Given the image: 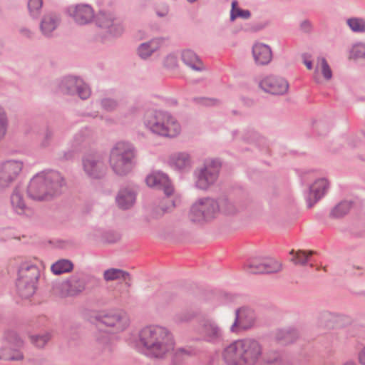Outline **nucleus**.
I'll list each match as a JSON object with an SVG mask.
<instances>
[{
	"mask_svg": "<svg viewBox=\"0 0 365 365\" xmlns=\"http://www.w3.org/2000/svg\"><path fill=\"white\" fill-rule=\"evenodd\" d=\"M196 314L191 311H185L175 315V320L178 323L187 322L192 320Z\"/></svg>",
	"mask_w": 365,
	"mask_h": 365,
	"instance_id": "46",
	"label": "nucleus"
},
{
	"mask_svg": "<svg viewBox=\"0 0 365 365\" xmlns=\"http://www.w3.org/2000/svg\"><path fill=\"white\" fill-rule=\"evenodd\" d=\"M268 25L267 22L264 23H254L252 24L249 28L246 29V31L251 32H257L264 29Z\"/></svg>",
	"mask_w": 365,
	"mask_h": 365,
	"instance_id": "53",
	"label": "nucleus"
},
{
	"mask_svg": "<svg viewBox=\"0 0 365 365\" xmlns=\"http://www.w3.org/2000/svg\"><path fill=\"white\" fill-rule=\"evenodd\" d=\"M178 350L179 353H180L183 356L185 355L187 356H192L196 354V351H195V349H193L191 346L187 347V348L180 347V348H178Z\"/></svg>",
	"mask_w": 365,
	"mask_h": 365,
	"instance_id": "56",
	"label": "nucleus"
},
{
	"mask_svg": "<svg viewBox=\"0 0 365 365\" xmlns=\"http://www.w3.org/2000/svg\"><path fill=\"white\" fill-rule=\"evenodd\" d=\"M238 2L236 0L232 2L230 11V21H234L237 18L247 19L251 16V12L247 9H242L237 6Z\"/></svg>",
	"mask_w": 365,
	"mask_h": 365,
	"instance_id": "37",
	"label": "nucleus"
},
{
	"mask_svg": "<svg viewBox=\"0 0 365 365\" xmlns=\"http://www.w3.org/2000/svg\"><path fill=\"white\" fill-rule=\"evenodd\" d=\"M16 284L18 294L21 297L25 299L32 297L37 288L36 284L19 279H17Z\"/></svg>",
	"mask_w": 365,
	"mask_h": 365,
	"instance_id": "30",
	"label": "nucleus"
},
{
	"mask_svg": "<svg viewBox=\"0 0 365 365\" xmlns=\"http://www.w3.org/2000/svg\"><path fill=\"white\" fill-rule=\"evenodd\" d=\"M8 120L3 108L0 106V140H2L7 130Z\"/></svg>",
	"mask_w": 365,
	"mask_h": 365,
	"instance_id": "43",
	"label": "nucleus"
},
{
	"mask_svg": "<svg viewBox=\"0 0 365 365\" xmlns=\"http://www.w3.org/2000/svg\"><path fill=\"white\" fill-rule=\"evenodd\" d=\"M192 101L197 104L212 106L220 104V101L217 98H205V97H196L192 98Z\"/></svg>",
	"mask_w": 365,
	"mask_h": 365,
	"instance_id": "44",
	"label": "nucleus"
},
{
	"mask_svg": "<svg viewBox=\"0 0 365 365\" xmlns=\"http://www.w3.org/2000/svg\"><path fill=\"white\" fill-rule=\"evenodd\" d=\"M263 354L262 344L253 339L235 341L222 351L227 365H257Z\"/></svg>",
	"mask_w": 365,
	"mask_h": 365,
	"instance_id": "2",
	"label": "nucleus"
},
{
	"mask_svg": "<svg viewBox=\"0 0 365 365\" xmlns=\"http://www.w3.org/2000/svg\"><path fill=\"white\" fill-rule=\"evenodd\" d=\"M58 91L63 94L78 96L83 99H88L91 96V91L82 78L78 76H67L63 77L58 83Z\"/></svg>",
	"mask_w": 365,
	"mask_h": 365,
	"instance_id": "11",
	"label": "nucleus"
},
{
	"mask_svg": "<svg viewBox=\"0 0 365 365\" xmlns=\"http://www.w3.org/2000/svg\"><path fill=\"white\" fill-rule=\"evenodd\" d=\"M322 317H325V318H327L330 316V313L329 312H324L322 314Z\"/></svg>",
	"mask_w": 365,
	"mask_h": 365,
	"instance_id": "63",
	"label": "nucleus"
},
{
	"mask_svg": "<svg viewBox=\"0 0 365 365\" xmlns=\"http://www.w3.org/2000/svg\"><path fill=\"white\" fill-rule=\"evenodd\" d=\"M183 355L179 353L177 349L172 356V365H180L183 362Z\"/></svg>",
	"mask_w": 365,
	"mask_h": 365,
	"instance_id": "55",
	"label": "nucleus"
},
{
	"mask_svg": "<svg viewBox=\"0 0 365 365\" xmlns=\"http://www.w3.org/2000/svg\"><path fill=\"white\" fill-rule=\"evenodd\" d=\"M177 58L174 55H168L164 61V66L167 68H174L177 66Z\"/></svg>",
	"mask_w": 365,
	"mask_h": 365,
	"instance_id": "52",
	"label": "nucleus"
},
{
	"mask_svg": "<svg viewBox=\"0 0 365 365\" xmlns=\"http://www.w3.org/2000/svg\"><path fill=\"white\" fill-rule=\"evenodd\" d=\"M266 93L272 95H284L289 88L288 82L283 78L276 76H269L263 78L259 84Z\"/></svg>",
	"mask_w": 365,
	"mask_h": 365,
	"instance_id": "18",
	"label": "nucleus"
},
{
	"mask_svg": "<svg viewBox=\"0 0 365 365\" xmlns=\"http://www.w3.org/2000/svg\"><path fill=\"white\" fill-rule=\"evenodd\" d=\"M136 198V193L135 191L128 187L120 189L115 197V201L119 207L122 210L130 209L135 203Z\"/></svg>",
	"mask_w": 365,
	"mask_h": 365,
	"instance_id": "24",
	"label": "nucleus"
},
{
	"mask_svg": "<svg viewBox=\"0 0 365 365\" xmlns=\"http://www.w3.org/2000/svg\"><path fill=\"white\" fill-rule=\"evenodd\" d=\"M86 282L83 274H75L58 284L61 297H73L79 294L86 289Z\"/></svg>",
	"mask_w": 365,
	"mask_h": 365,
	"instance_id": "14",
	"label": "nucleus"
},
{
	"mask_svg": "<svg viewBox=\"0 0 365 365\" xmlns=\"http://www.w3.org/2000/svg\"><path fill=\"white\" fill-rule=\"evenodd\" d=\"M43 6V0H29L28 2V9L30 14L36 18L39 16Z\"/></svg>",
	"mask_w": 365,
	"mask_h": 365,
	"instance_id": "42",
	"label": "nucleus"
},
{
	"mask_svg": "<svg viewBox=\"0 0 365 365\" xmlns=\"http://www.w3.org/2000/svg\"><path fill=\"white\" fill-rule=\"evenodd\" d=\"M23 346L24 341L15 331H6L4 333V346L0 349V360H23L24 354L21 352Z\"/></svg>",
	"mask_w": 365,
	"mask_h": 365,
	"instance_id": "7",
	"label": "nucleus"
},
{
	"mask_svg": "<svg viewBox=\"0 0 365 365\" xmlns=\"http://www.w3.org/2000/svg\"><path fill=\"white\" fill-rule=\"evenodd\" d=\"M60 18L55 14L45 15L40 24L41 30L43 35L49 36L58 26Z\"/></svg>",
	"mask_w": 365,
	"mask_h": 365,
	"instance_id": "27",
	"label": "nucleus"
},
{
	"mask_svg": "<svg viewBox=\"0 0 365 365\" xmlns=\"http://www.w3.org/2000/svg\"><path fill=\"white\" fill-rule=\"evenodd\" d=\"M73 264L69 259H59L51 265V269L54 274L59 275L73 270Z\"/></svg>",
	"mask_w": 365,
	"mask_h": 365,
	"instance_id": "32",
	"label": "nucleus"
},
{
	"mask_svg": "<svg viewBox=\"0 0 365 365\" xmlns=\"http://www.w3.org/2000/svg\"><path fill=\"white\" fill-rule=\"evenodd\" d=\"M23 163L17 160H8L0 165V189L8 187L21 172Z\"/></svg>",
	"mask_w": 365,
	"mask_h": 365,
	"instance_id": "16",
	"label": "nucleus"
},
{
	"mask_svg": "<svg viewBox=\"0 0 365 365\" xmlns=\"http://www.w3.org/2000/svg\"><path fill=\"white\" fill-rule=\"evenodd\" d=\"M329 187V183L325 178L318 179L309 186L306 197L308 208L312 207L326 194Z\"/></svg>",
	"mask_w": 365,
	"mask_h": 365,
	"instance_id": "20",
	"label": "nucleus"
},
{
	"mask_svg": "<svg viewBox=\"0 0 365 365\" xmlns=\"http://www.w3.org/2000/svg\"><path fill=\"white\" fill-rule=\"evenodd\" d=\"M101 104L102 108L108 112L114 110L118 107V102L112 98H103Z\"/></svg>",
	"mask_w": 365,
	"mask_h": 365,
	"instance_id": "47",
	"label": "nucleus"
},
{
	"mask_svg": "<svg viewBox=\"0 0 365 365\" xmlns=\"http://www.w3.org/2000/svg\"><path fill=\"white\" fill-rule=\"evenodd\" d=\"M137 150L129 142H118L110 150V165L115 174L128 175L136 164Z\"/></svg>",
	"mask_w": 365,
	"mask_h": 365,
	"instance_id": "3",
	"label": "nucleus"
},
{
	"mask_svg": "<svg viewBox=\"0 0 365 365\" xmlns=\"http://www.w3.org/2000/svg\"><path fill=\"white\" fill-rule=\"evenodd\" d=\"M83 168L88 177L92 179H101L107 172L106 159L98 153L85 155L82 158Z\"/></svg>",
	"mask_w": 365,
	"mask_h": 365,
	"instance_id": "10",
	"label": "nucleus"
},
{
	"mask_svg": "<svg viewBox=\"0 0 365 365\" xmlns=\"http://www.w3.org/2000/svg\"><path fill=\"white\" fill-rule=\"evenodd\" d=\"M356 290L354 291L353 293L356 295L365 296V273L363 274L356 284Z\"/></svg>",
	"mask_w": 365,
	"mask_h": 365,
	"instance_id": "48",
	"label": "nucleus"
},
{
	"mask_svg": "<svg viewBox=\"0 0 365 365\" xmlns=\"http://www.w3.org/2000/svg\"><path fill=\"white\" fill-rule=\"evenodd\" d=\"M31 341L38 348L43 347L49 340V336L48 334L44 335H33L30 337Z\"/></svg>",
	"mask_w": 365,
	"mask_h": 365,
	"instance_id": "45",
	"label": "nucleus"
},
{
	"mask_svg": "<svg viewBox=\"0 0 365 365\" xmlns=\"http://www.w3.org/2000/svg\"><path fill=\"white\" fill-rule=\"evenodd\" d=\"M28 196L37 201L50 200L48 187L45 183L43 173H38L32 178L27 187Z\"/></svg>",
	"mask_w": 365,
	"mask_h": 365,
	"instance_id": "17",
	"label": "nucleus"
},
{
	"mask_svg": "<svg viewBox=\"0 0 365 365\" xmlns=\"http://www.w3.org/2000/svg\"><path fill=\"white\" fill-rule=\"evenodd\" d=\"M197 332L200 334V338L193 339V341H204L211 344H220L224 340V334L222 329L212 319L205 318L200 320L199 328Z\"/></svg>",
	"mask_w": 365,
	"mask_h": 365,
	"instance_id": "9",
	"label": "nucleus"
},
{
	"mask_svg": "<svg viewBox=\"0 0 365 365\" xmlns=\"http://www.w3.org/2000/svg\"><path fill=\"white\" fill-rule=\"evenodd\" d=\"M11 203L14 210L19 215L24 214L27 208L18 186L14 188L11 195Z\"/></svg>",
	"mask_w": 365,
	"mask_h": 365,
	"instance_id": "31",
	"label": "nucleus"
},
{
	"mask_svg": "<svg viewBox=\"0 0 365 365\" xmlns=\"http://www.w3.org/2000/svg\"><path fill=\"white\" fill-rule=\"evenodd\" d=\"M67 14L79 25H86L93 19L94 11L88 4H77L67 8Z\"/></svg>",
	"mask_w": 365,
	"mask_h": 365,
	"instance_id": "19",
	"label": "nucleus"
},
{
	"mask_svg": "<svg viewBox=\"0 0 365 365\" xmlns=\"http://www.w3.org/2000/svg\"><path fill=\"white\" fill-rule=\"evenodd\" d=\"M138 337L139 349L150 359H163L175 348L172 333L163 327L147 326L139 331Z\"/></svg>",
	"mask_w": 365,
	"mask_h": 365,
	"instance_id": "1",
	"label": "nucleus"
},
{
	"mask_svg": "<svg viewBox=\"0 0 365 365\" xmlns=\"http://www.w3.org/2000/svg\"><path fill=\"white\" fill-rule=\"evenodd\" d=\"M107 30L108 33H109L110 34L114 36H117L123 33V27L122 25L116 24L114 21H113V25L110 26V28H108Z\"/></svg>",
	"mask_w": 365,
	"mask_h": 365,
	"instance_id": "50",
	"label": "nucleus"
},
{
	"mask_svg": "<svg viewBox=\"0 0 365 365\" xmlns=\"http://www.w3.org/2000/svg\"><path fill=\"white\" fill-rule=\"evenodd\" d=\"M322 72L324 78L327 80H329L332 77L331 70L324 58L322 60Z\"/></svg>",
	"mask_w": 365,
	"mask_h": 365,
	"instance_id": "49",
	"label": "nucleus"
},
{
	"mask_svg": "<svg viewBox=\"0 0 365 365\" xmlns=\"http://www.w3.org/2000/svg\"><path fill=\"white\" fill-rule=\"evenodd\" d=\"M103 277L106 281H113L115 279H122L123 280L130 281L131 277L128 272L120 269H108L103 273Z\"/></svg>",
	"mask_w": 365,
	"mask_h": 365,
	"instance_id": "34",
	"label": "nucleus"
},
{
	"mask_svg": "<svg viewBox=\"0 0 365 365\" xmlns=\"http://www.w3.org/2000/svg\"><path fill=\"white\" fill-rule=\"evenodd\" d=\"M299 336L296 329H280L276 334V339L282 345H287L294 342Z\"/></svg>",
	"mask_w": 365,
	"mask_h": 365,
	"instance_id": "29",
	"label": "nucleus"
},
{
	"mask_svg": "<svg viewBox=\"0 0 365 365\" xmlns=\"http://www.w3.org/2000/svg\"><path fill=\"white\" fill-rule=\"evenodd\" d=\"M346 24L354 33L365 32V19L359 17H351L346 20Z\"/></svg>",
	"mask_w": 365,
	"mask_h": 365,
	"instance_id": "40",
	"label": "nucleus"
},
{
	"mask_svg": "<svg viewBox=\"0 0 365 365\" xmlns=\"http://www.w3.org/2000/svg\"><path fill=\"white\" fill-rule=\"evenodd\" d=\"M20 33L22 35L26 36L27 38H31L32 37V32L29 29H28L26 28L21 29H20Z\"/></svg>",
	"mask_w": 365,
	"mask_h": 365,
	"instance_id": "59",
	"label": "nucleus"
},
{
	"mask_svg": "<svg viewBox=\"0 0 365 365\" xmlns=\"http://www.w3.org/2000/svg\"><path fill=\"white\" fill-rule=\"evenodd\" d=\"M218 200L211 198L200 199L194 203L189 212V218L193 222L202 223L216 217L220 212Z\"/></svg>",
	"mask_w": 365,
	"mask_h": 365,
	"instance_id": "6",
	"label": "nucleus"
},
{
	"mask_svg": "<svg viewBox=\"0 0 365 365\" xmlns=\"http://www.w3.org/2000/svg\"><path fill=\"white\" fill-rule=\"evenodd\" d=\"M165 40V38L160 37L153 38L148 42L142 43L137 49L138 56L142 59H147L160 48Z\"/></svg>",
	"mask_w": 365,
	"mask_h": 365,
	"instance_id": "25",
	"label": "nucleus"
},
{
	"mask_svg": "<svg viewBox=\"0 0 365 365\" xmlns=\"http://www.w3.org/2000/svg\"><path fill=\"white\" fill-rule=\"evenodd\" d=\"M350 58L354 60L365 59V43H358L354 45L350 51Z\"/></svg>",
	"mask_w": 365,
	"mask_h": 365,
	"instance_id": "41",
	"label": "nucleus"
},
{
	"mask_svg": "<svg viewBox=\"0 0 365 365\" xmlns=\"http://www.w3.org/2000/svg\"><path fill=\"white\" fill-rule=\"evenodd\" d=\"M252 53L257 66L268 65L272 60V51L269 46L257 42L253 44Z\"/></svg>",
	"mask_w": 365,
	"mask_h": 365,
	"instance_id": "22",
	"label": "nucleus"
},
{
	"mask_svg": "<svg viewBox=\"0 0 365 365\" xmlns=\"http://www.w3.org/2000/svg\"><path fill=\"white\" fill-rule=\"evenodd\" d=\"M300 29L302 32L309 34L312 32L313 26L311 21L308 19H305L300 23Z\"/></svg>",
	"mask_w": 365,
	"mask_h": 365,
	"instance_id": "54",
	"label": "nucleus"
},
{
	"mask_svg": "<svg viewBox=\"0 0 365 365\" xmlns=\"http://www.w3.org/2000/svg\"><path fill=\"white\" fill-rule=\"evenodd\" d=\"M220 212L225 215H235L240 209L237 208L232 202L227 197H221L218 200Z\"/></svg>",
	"mask_w": 365,
	"mask_h": 365,
	"instance_id": "38",
	"label": "nucleus"
},
{
	"mask_svg": "<svg viewBox=\"0 0 365 365\" xmlns=\"http://www.w3.org/2000/svg\"><path fill=\"white\" fill-rule=\"evenodd\" d=\"M172 165L178 170H184L190 166V158L186 153H180L170 159Z\"/></svg>",
	"mask_w": 365,
	"mask_h": 365,
	"instance_id": "33",
	"label": "nucleus"
},
{
	"mask_svg": "<svg viewBox=\"0 0 365 365\" xmlns=\"http://www.w3.org/2000/svg\"><path fill=\"white\" fill-rule=\"evenodd\" d=\"M323 126H324V125L322 124V123H316L315 125H314V128H315V129H317V128H319L323 127Z\"/></svg>",
	"mask_w": 365,
	"mask_h": 365,
	"instance_id": "62",
	"label": "nucleus"
},
{
	"mask_svg": "<svg viewBox=\"0 0 365 365\" xmlns=\"http://www.w3.org/2000/svg\"><path fill=\"white\" fill-rule=\"evenodd\" d=\"M352 202L346 200L341 201L334 206L330 212L332 218H340L346 215L350 210Z\"/></svg>",
	"mask_w": 365,
	"mask_h": 365,
	"instance_id": "35",
	"label": "nucleus"
},
{
	"mask_svg": "<svg viewBox=\"0 0 365 365\" xmlns=\"http://www.w3.org/2000/svg\"><path fill=\"white\" fill-rule=\"evenodd\" d=\"M43 178L46 187H48L50 199L61 193V189L66 185V182L59 172L51 171L43 174Z\"/></svg>",
	"mask_w": 365,
	"mask_h": 365,
	"instance_id": "21",
	"label": "nucleus"
},
{
	"mask_svg": "<svg viewBox=\"0 0 365 365\" xmlns=\"http://www.w3.org/2000/svg\"><path fill=\"white\" fill-rule=\"evenodd\" d=\"M261 359L258 365H285L282 354L278 351H268Z\"/></svg>",
	"mask_w": 365,
	"mask_h": 365,
	"instance_id": "28",
	"label": "nucleus"
},
{
	"mask_svg": "<svg viewBox=\"0 0 365 365\" xmlns=\"http://www.w3.org/2000/svg\"><path fill=\"white\" fill-rule=\"evenodd\" d=\"M114 21L115 19L111 14L100 12L96 16V23L98 27L108 29L110 28Z\"/></svg>",
	"mask_w": 365,
	"mask_h": 365,
	"instance_id": "39",
	"label": "nucleus"
},
{
	"mask_svg": "<svg viewBox=\"0 0 365 365\" xmlns=\"http://www.w3.org/2000/svg\"><path fill=\"white\" fill-rule=\"evenodd\" d=\"M40 277L38 267L30 262H22L18 269V279L37 284Z\"/></svg>",
	"mask_w": 365,
	"mask_h": 365,
	"instance_id": "23",
	"label": "nucleus"
},
{
	"mask_svg": "<svg viewBox=\"0 0 365 365\" xmlns=\"http://www.w3.org/2000/svg\"><path fill=\"white\" fill-rule=\"evenodd\" d=\"M53 138V132L49 129L46 130L44 140L42 142V146L46 147L49 145L51 140Z\"/></svg>",
	"mask_w": 365,
	"mask_h": 365,
	"instance_id": "57",
	"label": "nucleus"
},
{
	"mask_svg": "<svg viewBox=\"0 0 365 365\" xmlns=\"http://www.w3.org/2000/svg\"><path fill=\"white\" fill-rule=\"evenodd\" d=\"M358 359L361 365H365V346L359 352Z\"/></svg>",
	"mask_w": 365,
	"mask_h": 365,
	"instance_id": "58",
	"label": "nucleus"
},
{
	"mask_svg": "<svg viewBox=\"0 0 365 365\" xmlns=\"http://www.w3.org/2000/svg\"><path fill=\"white\" fill-rule=\"evenodd\" d=\"M243 269L248 274H270L279 272L281 269V264L272 259H252L244 264Z\"/></svg>",
	"mask_w": 365,
	"mask_h": 365,
	"instance_id": "13",
	"label": "nucleus"
},
{
	"mask_svg": "<svg viewBox=\"0 0 365 365\" xmlns=\"http://www.w3.org/2000/svg\"><path fill=\"white\" fill-rule=\"evenodd\" d=\"M96 319L99 324L112 328L113 332L124 331L130 324L127 314L121 310L101 312L96 315Z\"/></svg>",
	"mask_w": 365,
	"mask_h": 365,
	"instance_id": "12",
	"label": "nucleus"
},
{
	"mask_svg": "<svg viewBox=\"0 0 365 365\" xmlns=\"http://www.w3.org/2000/svg\"><path fill=\"white\" fill-rule=\"evenodd\" d=\"M145 182L149 187L163 190L166 195L160 207L163 213L170 212L176 206L175 201L169 199L174 188L167 174L160 171L153 172L146 177Z\"/></svg>",
	"mask_w": 365,
	"mask_h": 365,
	"instance_id": "5",
	"label": "nucleus"
},
{
	"mask_svg": "<svg viewBox=\"0 0 365 365\" xmlns=\"http://www.w3.org/2000/svg\"><path fill=\"white\" fill-rule=\"evenodd\" d=\"M342 365H357L354 361H348L344 363Z\"/></svg>",
	"mask_w": 365,
	"mask_h": 365,
	"instance_id": "61",
	"label": "nucleus"
},
{
	"mask_svg": "<svg viewBox=\"0 0 365 365\" xmlns=\"http://www.w3.org/2000/svg\"><path fill=\"white\" fill-rule=\"evenodd\" d=\"M232 113H233L234 115H236V114H237V110H232Z\"/></svg>",
	"mask_w": 365,
	"mask_h": 365,
	"instance_id": "64",
	"label": "nucleus"
},
{
	"mask_svg": "<svg viewBox=\"0 0 365 365\" xmlns=\"http://www.w3.org/2000/svg\"><path fill=\"white\" fill-rule=\"evenodd\" d=\"M120 237L118 233L113 232H106L104 235L105 240L108 243H115L120 240Z\"/></svg>",
	"mask_w": 365,
	"mask_h": 365,
	"instance_id": "51",
	"label": "nucleus"
},
{
	"mask_svg": "<svg viewBox=\"0 0 365 365\" xmlns=\"http://www.w3.org/2000/svg\"><path fill=\"white\" fill-rule=\"evenodd\" d=\"M314 253V252L312 250L306 252L304 250H299L298 251L294 252V250H292L289 254L293 255L292 261H293L295 264L304 266L307 264L309 260L310 257Z\"/></svg>",
	"mask_w": 365,
	"mask_h": 365,
	"instance_id": "36",
	"label": "nucleus"
},
{
	"mask_svg": "<svg viewBox=\"0 0 365 365\" xmlns=\"http://www.w3.org/2000/svg\"><path fill=\"white\" fill-rule=\"evenodd\" d=\"M181 58L185 64L197 71L204 70L202 61L199 56L192 50L186 49L182 51Z\"/></svg>",
	"mask_w": 365,
	"mask_h": 365,
	"instance_id": "26",
	"label": "nucleus"
},
{
	"mask_svg": "<svg viewBox=\"0 0 365 365\" xmlns=\"http://www.w3.org/2000/svg\"><path fill=\"white\" fill-rule=\"evenodd\" d=\"M221 166V162L217 159L205 162L202 168L195 172L196 187L200 190L208 189L217 180Z\"/></svg>",
	"mask_w": 365,
	"mask_h": 365,
	"instance_id": "8",
	"label": "nucleus"
},
{
	"mask_svg": "<svg viewBox=\"0 0 365 365\" xmlns=\"http://www.w3.org/2000/svg\"><path fill=\"white\" fill-rule=\"evenodd\" d=\"M257 319L255 311L249 307H243L235 310V319L230 327L232 332L238 333L252 327Z\"/></svg>",
	"mask_w": 365,
	"mask_h": 365,
	"instance_id": "15",
	"label": "nucleus"
},
{
	"mask_svg": "<svg viewBox=\"0 0 365 365\" xmlns=\"http://www.w3.org/2000/svg\"><path fill=\"white\" fill-rule=\"evenodd\" d=\"M304 64L306 65L307 69L311 70L312 68V62L311 61H304Z\"/></svg>",
	"mask_w": 365,
	"mask_h": 365,
	"instance_id": "60",
	"label": "nucleus"
},
{
	"mask_svg": "<svg viewBox=\"0 0 365 365\" xmlns=\"http://www.w3.org/2000/svg\"><path fill=\"white\" fill-rule=\"evenodd\" d=\"M144 123L153 133L173 138L180 132V125L168 112L152 110L146 113Z\"/></svg>",
	"mask_w": 365,
	"mask_h": 365,
	"instance_id": "4",
	"label": "nucleus"
}]
</instances>
